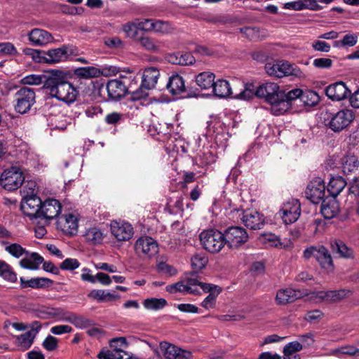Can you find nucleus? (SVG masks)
Returning <instances> with one entry per match:
<instances>
[{
  "label": "nucleus",
  "instance_id": "f257e3e1",
  "mask_svg": "<svg viewBox=\"0 0 359 359\" xmlns=\"http://www.w3.org/2000/svg\"><path fill=\"white\" fill-rule=\"evenodd\" d=\"M45 86L52 97L68 104L74 102L79 95L77 88L69 82L67 74L62 71L53 72L46 81Z\"/></svg>",
  "mask_w": 359,
  "mask_h": 359
},
{
  "label": "nucleus",
  "instance_id": "f03ea898",
  "mask_svg": "<svg viewBox=\"0 0 359 359\" xmlns=\"http://www.w3.org/2000/svg\"><path fill=\"white\" fill-rule=\"evenodd\" d=\"M255 95L258 97L264 99L271 105L273 114L279 116L285 113L287 104L284 102H280L284 95L277 83L272 82L262 83L256 88Z\"/></svg>",
  "mask_w": 359,
  "mask_h": 359
},
{
  "label": "nucleus",
  "instance_id": "7ed1b4c3",
  "mask_svg": "<svg viewBox=\"0 0 359 359\" xmlns=\"http://www.w3.org/2000/svg\"><path fill=\"white\" fill-rule=\"evenodd\" d=\"M265 69L268 75L277 78L289 76L297 78L304 76V73L297 65L284 60L268 62L265 65Z\"/></svg>",
  "mask_w": 359,
  "mask_h": 359
},
{
  "label": "nucleus",
  "instance_id": "20e7f679",
  "mask_svg": "<svg viewBox=\"0 0 359 359\" xmlns=\"http://www.w3.org/2000/svg\"><path fill=\"white\" fill-rule=\"evenodd\" d=\"M199 238L203 248L212 254L219 252L226 245L224 233L216 229L203 231Z\"/></svg>",
  "mask_w": 359,
  "mask_h": 359
},
{
  "label": "nucleus",
  "instance_id": "39448f33",
  "mask_svg": "<svg viewBox=\"0 0 359 359\" xmlns=\"http://www.w3.org/2000/svg\"><path fill=\"white\" fill-rule=\"evenodd\" d=\"M137 80L135 76L124 77L122 80L113 79L108 81L107 84V90L109 97L111 100H118L126 94V93L133 88V85H136Z\"/></svg>",
  "mask_w": 359,
  "mask_h": 359
},
{
  "label": "nucleus",
  "instance_id": "423d86ee",
  "mask_svg": "<svg viewBox=\"0 0 359 359\" xmlns=\"http://www.w3.org/2000/svg\"><path fill=\"white\" fill-rule=\"evenodd\" d=\"M27 185L29 186V189H31V191H27V195L24 196L21 202V210L25 215L31 219L39 218L42 201L34 193V189L33 187H35V184L30 182L27 183Z\"/></svg>",
  "mask_w": 359,
  "mask_h": 359
},
{
  "label": "nucleus",
  "instance_id": "0eeeda50",
  "mask_svg": "<svg viewBox=\"0 0 359 359\" xmlns=\"http://www.w3.org/2000/svg\"><path fill=\"white\" fill-rule=\"evenodd\" d=\"M24 181L25 176L18 165H13L5 169L0 177V184L10 191L18 189Z\"/></svg>",
  "mask_w": 359,
  "mask_h": 359
},
{
  "label": "nucleus",
  "instance_id": "6e6552de",
  "mask_svg": "<svg viewBox=\"0 0 359 359\" xmlns=\"http://www.w3.org/2000/svg\"><path fill=\"white\" fill-rule=\"evenodd\" d=\"M303 257L305 259L314 257L320 266L327 271L333 269L332 257L328 250L323 245L310 246L304 250Z\"/></svg>",
  "mask_w": 359,
  "mask_h": 359
},
{
  "label": "nucleus",
  "instance_id": "1a4fd4ad",
  "mask_svg": "<svg viewBox=\"0 0 359 359\" xmlns=\"http://www.w3.org/2000/svg\"><path fill=\"white\" fill-rule=\"evenodd\" d=\"M354 113L351 109H342L330 114L326 126L335 133L346 128L354 119Z\"/></svg>",
  "mask_w": 359,
  "mask_h": 359
},
{
  "label": "nucleus",
  "instance_id": "9d476101",
  "mask_svg": "<svg viewBox=\"0 0 359 359\" xmlns=\"http://www.w3.org/2000/svg\"><path fill=\"white\" fill-rule=\"evenodd\" d=\"M15 110L21 114L28 112L35 103V92L33 88L22 87L15 95Z\"/></svg>",
  "mask_w": 359,
  "mask_h": 359
},
{
  "label": "nucleus",
  "instance_id": "9b49d317",
  "mask_svg": "<svg viewBox=\"0 0 359 359\" xmlns=\"http://www.w3.org/2000/svg\"><path fill=\"white\" fill-rule=\"evenodd\" d=\"M224 233L226 245L230 248H237L248 240V234L245 229L238 226L227 228Z\"/></svg>",
  "mask_w": 359,
  "mask_h": 359
},
{
  "label": "nucleus",
  "instance_id": "f8f14e48",
  "mask_svg": "<svg viewBox=\"0 0 359 359\" xmlns=\"http://www.w3.org/2000/svg\"><path fill=\"white\" fill-rule=\"evenodd\" d=\"M278 214L285 224L295 222L301 215L299 201L297 199L292 198L284 203Z\"/></svg>",
  "mask_w": 359,
  "mask_h": 359
},
{
  "label": "nucleus",
  "instance_id": "ddd939ff",
  "mask_svg": "<svg viewBox=\"0 0 359 359\" xmlns=\"http://www.w3.org/2000/svg\"><path fill=\"white\" fill-rule=\"evenodd\" d=\"M76 49L71 46H62L57 48L50 49L45 51V62L55 64L66 61L69 56L76 54Z\"/></svg>",
  "mask_w": 359,
  "mask_h": 359
},
{
  "label": "nucleus",
  "instance_id": "4468645a",
  "mask_svg": "<svg viewBox=\"0 0 359 359\" xmlns=\"http://www.w3.org/2000/svg\"><path fill=\"white\" fill-rule=\"evenodd\" d=\"M238 215L243 224L250 229H261L265 224L264 215L255 210H245Z\"/></svg>",
  "mask_w": 359,
  "mask_h": 359
},
{
  "label": "nucleus",
  "instance_id": "2eb2a0df",
  "mask_svg": "<svg viewBox=\"0 0 359 359\" xmlns=\"http://www.w3.org/2000/svg\"><path fill=\"white\" fill-rule=\"evenodd\" d=\"M306 195L307 198L315 204L323 201L325 195V186L323 180L318 177L311 181L306 187Z\"/></svg>",
  "mask_w": 359,
  "mask_h": 359
},
{
  "label": "nucleus",
  "instance_id": "dca6fc26",
  "mask_svg": "<svg viewBox=\"0 0 359 359\" xmlns=\"http://www.w3.org/2000/svg\"><path fill=\"white\" fill-rule=\"evenodd\" d=\"M160 351L165 359H191L192 353L167 341L160 343Z\"/></svg>",
  "mask_w": 359,
  "mask_h": 359
},
{
  "label": "nucleus",
  "instance_id": "f3484780",
  "mask_svg": "<svg viewBox=\"0 0 359 359\" xmlns=\"http://www.w3.org/2000/svg\"><path fill=\"white\" fill-rule=\"evenodd\" d=\"M157 242L149 236H142L135 243V251L138 255L151 257L158 252Z\"/></svg>",
  "mask_w": 359,
  "mask_h": 359
},
{
  "label": "nucleus",
  "instance_id": "a211bd4d",
  "mask_svg": "<svg viewBox=\"0 0 359 359\" xmlns=\"http://www.w3.org/2000/svg\"><path fill=\"white\" fill-rule=\"evenodd\" d=\"M110 228L112 235L120 241H128L134 234L133 227L126 222L114 221L111 223Z\"/></svg>",
  "mask_w": 359,
  "mask_h": 359
},
{
  "label": "nucleus",
  "instance_id": "6ab92c4d",
  "mask_svg": "<svg viewBox=\"0 0 359 359\" xmlns=\"http://www.w3.org/2000/svg\"><path fill=\"white\" fill-rule=\"evenodd\" d=\"M61 204L56 199H47L42 203L39 218L50 220L59 215L61 212Z\"/></svg>",
  "mask_w": 359,
  "mask_h": 359
},
{
  "label": "nucleus",
  "instance_id": "aec40b11",
  "mask_svg": "<svg viewBox=\"0 0 359 359\" xmlns=\"http://www.w3.org/2000/svg\"><path fill=\"white\" fill-rule=\"evenodd\" d=\"M217 159L216 149L212 146H204L196 156L197 165L205 167L215 163Z\"/></svg>",
  "mask_w": 359,
  "mask_h": 359
},
{
  "label": "nucleus",
  "instance_id": "412c9836",
  "mask_svg": "<svg viewBox=\"0 0 359 359\" xmlns=\"http://www.w3.org/2000/svg\"><path fill=\"white\" fill-rule=\"evenodd\" d=\"M303 295L300 290L291 287L280 289L276 292V302L278 305H285L301 298Z\"/></svg>",
  "mask_w": 359,
  "mask_h": 359
},
{
  "label": "nucleus",
  "instance_id": "4be33fe9",
  "mask_svg": "<svg viewBox=\"0 0 359 359\" xmlns=\"http://www.w3.org/2000/svg\"><path fill=\"white\" fill-rule=\"evenodd\" d=\"M349 93L350 90L342 81L332 83L325 89L326 95L330 99L336 101L345 99Z\"/></svg>",
  "mask_w": 359,
  "mask_h": 359
},
{
  "label": "nucleus",
  "instance_id": "5701e85b",
  "mask_svg": "<svg viewBox=\"0 0 359 359\" xmlns=\"http://www.w3.org/2000/svg\"><path fill=\"white\" fill-rule=\"evenodd\" d=\"M28 39L30 43L36 46H44L53 40L48 32L38 28L31 30L28 34Z\"/></svg>",
  "mask_w": 359,
  "mask_h": 359
},
{
  "label": "nucleus",
  "instance_id": "b1692460",
  "mask_svg": "<svg viewBox=\"0 0 359 359\" xmlns=\"http://www.w3.org/2000/svg\"><path fill=\"white\" fill-rule=\"evenodd\" d=\"M57 225L65 233L74 235L77 232L78 220L72 214L65 215L58 219Z\"/></svg>",
  "mask_w": 359,
  "mask_h": 359
},
{
  "label": "nucleus",
  "instance_id": "393cba45",
  "mask_svg": "<svg viewBox=\"0 0 359 359\" xmlns=\"http://www.w3.org/2000/svg\"><path fill=\"white\" fill-rule=\"evenodd\" d=\"M348 293L349 292L345 290L319 291L312 293V297H315L320 301L335 302L345 298Z\"/></svg>",
  "mask_w": 359,
  "mask_h": 359
},
{
  "label": "nucleus",
  "instance_id": "a878e982",
  "mask_svg": "<svg viewBox=\"0 0 359 359\" xmlns=\"http://www.w3.org/2000/svg\"><path fill=\"white\" fill-rule=\"evenodd\" d=\"M21 288L31 287L33 289H45L50 287L53 281L48 278L37 277L29 280H25L23 277L20 278Z\"/></svg>",
  "mask_w": 359,
  "mask_h": 359
},
{
  "label": "nucleus",
  "instance_id": "bb28decb",
  "mask_svg": "<svg viewBox=\"0 0 359 359\" xmlns=\"http://www.w3.org/2000/svg\"><path fill=\"white\" fill-rule=\"evenodd\" d=\"M168 91L173 95H180L186 92L185 81L183 77L178 74H172L166 85Z\"/></svg>",
  "mask_w": 359,
  "mask_h": 359
},
{
  "label": "nucleus",
  "instance_id": "cd10ccee",
  "mask_svg": "<svg viewBox=\"0 0 359 359\" xmlns=\"http://www.w3.org/2000/svg\"><path fill=\"white\" fill-rule=\"evenodd\" d=\"M43 262V258L39 253L27 251L25 257L19 262V264L23 269L37 270Z\"/></svg>",
  "mask_w": 359,
  "mask_h": 359
},
{
  "label": "nucleus",
  "instance_id": "c85d7f7f",
  "mask_svg": "<svg viewBox=\"0 0 359 359\" xmlns=\"http://www.w3.org/2000/svg\"><path fill=\"white\" fill-rule=\"evenodd\" d=\"M159 76L160 72L156 67H150L144 69L142 78V86L147 89H154Z\"/></svg>",
  "mask_w": 359,
  "mask_h": 359
},
{
  "label": "nucleus",
  "instance_id": "c756f323",
  "mask_svg": "<svg viewBox=\"0 0 359 359\" xmlns=\"http://www.w3.org/2000/svg\"><path fill=\"white\" fill-rule=\"evenodd\" d=\"M99 359H140L137 356L126 352V351H114L107 348H102L97 354Z\"/></svg>",
  "mask_w": 359,
  "mask_h": 359
},
{
  "label": "nucleus",
  "instance_id": "7c9ffc66",
  "mask_svg": "<svg viewBox=\"0 0 359 359\" xmlns=\"http://www.w3.org/2000/svg\"><path fill=\"white\" fill-rule=\"evenodd\" d=\"M74 74L76 77L79 79H91L100 77L101 75H102V72L97 67L93 66H88L76 68L74 70Z\"/></svg>",
  "mask_w": 359,
  "mask_h": 359
},
{
  "label": "nucleus",
  "instance_id": "2f4dec72",
  "mask_svg": "<svg viewBox=\"0 0 359 359\" xmlns=\"http://www.w3.org/2000/svg\"><path fill=\"white\" fill-rule=\"evenodd\" d=\"M212 90L218 97H232L233 94L229 81L224 79H219L215 81Z\"/></svg>",
  "mask_w": 359,
  "mask_h": 359
},
{
  "label": "nucleus",
  "instance_id": "473e14b6",
  "mask_svg": "<svg viewBox=\"0 0 359 359\" xmlns=\"http://www.w3.org/2000/svg\"><path fill=\"white\" fill-rule=\"evenodd\" d=\"M346 182L343 177L337 176L330 178L327 185V192L333 197L337 196L344 189Z\"/></svg>",
  "mask_w": 359,
  "mask_h": 359
},
{
  "label": "nucleus",
  "instance_id": "72a5a7b5",
  "mask_svg": "<svg viewBox=\"0 0 359 359\" xmlns=\"http://www.w3.org/2000/svg\"><path fill=\"white\" fill-rule=\"evenodd\" d=\"M215 77V74L210 72H201L196 76V82L201 89L213 88Z\"/></svg>",
  "mask_w": 359,
  "mask_h": 359
},
{
  "label": "nucleus",
  "instance_id": "f704fd0d",
  "mask_svg": "<svg viewBox=\"0 0 359 359\" xmlns=\"http://www.w3.org/2000/svg\"><path fill=\"white\" fill-rule=\"evenodd\" d=\"M88 297L98 302H111L119 298V295L115 292H110L104 290H93L88 294Z\"/></svg>",
  "mask_w": 359,
  "mask_h": 359
},
{
  "label": "nucleus",
  "instance_id": "c9c22d12",
  "mask_svg": "<svg viewBox=\"0 0 359 359\" xmlns=\"http://www.w3.org/2000/svg\"><path fill=\"white\" fill-rule=\"evenodd\" d=\"M320 211L325 219H332L338 214V205L334 199L327 202L323 200Z\"/></svg>",
  "mask_w": 359,
  "mask_h": 359
},
{
  "label": "nucleus",
  "instance_id": "e433bc0d",
  "mask_svg": "<svg viewBox=\"0 0 359 359\" xmlns=\"http://www.w3.org/2000/svg\"><path fill=\"white\" fill-rule=\"evenodd\" d=\"M1 244L5 246V250L15 258L19 259L23 255H26L27 250L19 243H8L7 241H2Z\"/></svg>",
  "mask_w": 359,
  "mask_h": 359
},
{
  "label": "nucleus",
  "instance_id": "4c0bfd02",
  "mask_svg": "<svg viewBox=\"0 0 359 359\" xmlns=\"http://www.w3.org/2000/svg\"><path fill=\"white\" fill-rule=\"evenodd\" d=\"M302 349V345L299 341H292L285 345L283 348V358H287L289 359H300L299 355L297 354V352Z\"/></svg>",
  "mask_w": 359,
  "mask_h": 359
},
{
  "label": "nucleus",
  "instance_id": "58836bf2",
  "mask_svg": "<svg viewBox=\"0 0 359 359\" xmlns=\"http://www.w3.org/2000/svg\"><path fill=\"white\" fill-rule=\"evenodd\" d=\"M302 93V90L300 88H294L288 92H285L282 90V93L284 95L280 100V102H285L287 104V107L285 109V112L287 111L291 107V103L293 100L297 99L300 100V97Z\"/></svg>",
  "mask_w": 359,
  "mask_h": 359
},
{
  "label": "nucleus",
  "instance_id": "ea45409f",
  "mask_svg": "<svg viewBox=\"0 0 359 359\" xmlns=\"http://www.w3.org/2000/svg\"><path fill=\"white\" fill-rule=\"evenodd\" d=\"M359 167V161L355 156L347 155L342 158V168L344 173L348 174Z\"/></svg>",
  "mask_w": 359,
  "mask_h": 359
},
{
  "label": "nucleus",
  "instance_id": "a19ab883",
  "mask_svg": "<svg viewBox=\"0 0 359 359\" xmlns=\"http://www.w3.org/2000/svg\"><path fill=\"white\" fill-rule=\"evenodd\" d=\"M84 236L87 242L93 245L100 243L104 238L103 233L97 227L87 229Z\"/></svg>",
  "mask_w": 359,
  "mask_h": 359
},
{
  "label": "nucleus",
  "instance_id": "79ce46f5",
  "mask_svg": "<svg viewBox=\"0 0 359 359\" xmlns=\"http://www.w3.org/2000/svg\"><path fill=\"white\" fill-rule=\"evenodd\" d=\"M151 25V32L161 34H169L173 30L171 24L167 21L153 19Z\"/></svg>",
  "mask_w": 359,
  "mask_h": 359
},
{
  "label": "nucleus",
  "instance_id": "37998d69",
  "mask_svg": "<svg viewBox=\"0 0 359 359\" xmlns=\"http://www.w3.org/2000/svg\"><path fill=\"white\" fill-rule=\"evenodd\" d=\"M208 262V258L203 252L196 253L191 258V267L196 271L204 269Z\"/></svg>",
  "mask_w": 359,
  "mask_h": 359
},
{
  "label": "nucleus",
  "instance_id": "c03bdc74",
  "mask_svg": "<svg viewBox=\"0 0 359 359\" xmlns=\"http://www.w3.org/2000/svg\"><path fill=\"white\" fill-rule=\"evenodd\" d=\"M138 41L141 46L147 51L156 53L160 52L161 48L158 43L149 36L140 37Z\"/></svg>",
  "mask_w": 359,
  "mask_h": 359
},
{
  "label": "nucleus",
  "instance_id": "a18cd8bd",
  "mask_svg": "<svg viewBox=\"0 0 359 359\" xmlns=\"http://www.w3.org/2000/svg\"><path fill=\"white\" fill-rule=\"evenodd\" d=\"M300 100L306 106H314L319 102L318 93L313 90H302Z\"/></svg>",
  "mask_w": 359,
  "mask_h": 359
},
{
  "label": "nucleus",
  "instance_id": "49530a36",
  "mask_svg": "<svg viewBox=\"0 0 359 359\" xmlns=\"http://www.w3.org/2000/svg\"><path fill=\"white\" fill-rule=\"evenodd\" d=\"M167 302L163 298H149L143 302V306L148 310L158 311L163 309Z\"/></svg>",
  "mask_w": 359,
  "mask_h": 359
},
{
  "label": "nucleus",
  "instance_id": "de8ad7c7",
  "mask_svg": "<svg viewBox=\"0 0 359 359\" xmlns=\"http://www.w3.org/2000/svg\"><path fill=\"white\" fill-rule=\"evenodd\" d=\"M332 248L342 257L351 258L353 257V250L342 241H335L334 244L332 245Z\"/></svg>",
  "mask_w": 359,
  "mask_h": 359
},
{
  "label": "nucleus",
  "instance_id": "09e8293b",
  "mask_svg": "<svg viewBox=\"0 0 359 359\" xmlns=\"http://www.w3.org/2000/svg\"><path fill=\"white\" fill-rule=\"evenodd\" d=\"M255 86L252 83H248L245 86L244 89L239 93L233 94L232 97L248 100L252 98L255 95Z\"/></svg>",
  "mask_w": 359,
  "mask_h": 359
},
{
  "label": "nucleus",
  "instance_id": "8fccbe9b",
  "mask_svg": "<svg viewBox=\"0 0 359 359\" xmlns=\"http://www.w3.org/2000/svg\"><path fill=\"white\" fill-rule=\"evenodd\" d=\"M22 53L29 56L36 62H45V51L33 49L31 48H25L22 50Z\"/></svg>",
  "mask_w": 359,
  "mask_h": 359
},
{
  "label": "nucleus",
  "instance_id": "3c124183",
  "mask_svg": "<svg viewBox=\"0 0 359 359\" xmlns=\"http://www.w3.org/2000/svg\"><path fill=\"white\" fill-rule=\"evenodd\" d=\"M201 282L196 278H187L184 280L185 293L198 294L200 293Z\"/></svg>",
  "mask_w": 359,
  "mask_h": 359
},
{
  "label": "nucleus",
  "instance_id": "603ef678",
  "mask_svg": "<svg viewBox=\"0 0 359 359\" xmlns=\"http://www.w3.org/2000/svg\"><path fill=\"white\" fill-rule=\"evenodd\" d=\"M69 323L79 329H84L92 325V321L88 318L82 316H78L74 313Z\"/></svg>",
  "mask_w": 359,
  "mask_h": 359
},
{
  "label": "nucleus",
  "instance_id": "864d4df0",
  "mask_svg": "<svg viewBox=\"0 0 359 359\" xmlns=\"http://www.w3.org/2000/svg\"><path fill=\"white\" fill-rule=\"evenodd\" d=\"M333 352L337 357H340L342 355L353 356L359 353V348L352 345H347L339 347L334 349Z\"/></svg>",
  "mask_w": 359,
  "mask_h": 359
},
{
  "label": "nucleus",
  "instance_id": "5fc2aeb1",
  "mask_svg": "<svg viewBox=\"0 0 359 359\" xmlns=\"http://www.w3.org/2000/svg\"><path fill=\"white\" fill-rule=\"evenodd\" d=\"M222 123L220 122L215 123L213 126V133L215 134L214 138L217 144L221 145L224 144L226 141V133L224 132L222 128Z\"/></svg>",
  "mask_w": 359,
  "mask_h": 359
},
{
  "label": "nucleus",
  "instance_id": "6e6d98bb",
  "mask_svg": "<svg viewBox=\"0 0 359 359\" xmlns=\"http://www.w3.org/2000/svg\"><path fill=\"white\" fill-rule=\"evenodd\" d=\"M35 337L28 331L24 334L17 336L16 339L20 346L28 349L33 344Z\"/></svg>",
  "mask_w": 359,
  "mask_h": 359
},
{
  "label": "nucleus",
  "instance_id": "4d7b16f0",
  "mask_svg": "<svg viewBox=\"0 0 359 359\" xmlns=\"http://www.w3.org/2000/svg\"><path fill=\"white\" fill-rule=\"evenodd\" d=\"M51 314L53 317L57 318L59 321H65L69 323L73 316V313L65 311L61 308L53 309Z\"/></svg>",
  "mask_w": 359,
  "mask_h": 359
},
{
  "label": "nucleus",
  "instance_id": "13d9d810",
  "mask_svg": "<svg viewBox=\"0 0 359 359\" xmlns=\"http://www.w3.org/2000/svg\"><path fill=\"white\" fill-rule=\"evenodd\" d=\"M313 66L319 69H330L333 65V61L328 57H318L313 60Z\"/></svg>",
  "mask_w": 359,
  "mask_h": 359
},
{
  "label": "nucleus",
  "instance_id": "bf43d9fd",
  "mask_svg": "<svg viewBox=\"0 0 359 359\" xmlns=\"http://www.w3.org/2000/svg\"><path fill=\"white\" fill-rule=\"evenodd\" d=\"M122 30L127 37L135 39L137 36V27L135 21L128 22L123 25Z\"/></svg>",
  "mask_w": 359,
  "mask_h": 359
},
{
  "label": "nucleus",
  "instance_id": "052dcab7",
  "mask_svg": "<svg viewBox=\"0 0 359 359\" xmlns=\"http://www.w3.org/2000/svg\"><path fill=\"white\" fill-rule=\"evenodd\" d=\"M264 241L271 247L285 248V245L280 241L278 236L273 233H266L263 236Z\"/></svg>",
  "mask_w": 359,
  "mask_h": 359
},
{
  "label": "nucleus",
  "instance_id": "680f3d73",
  "mask_svg": "<svg viewBox=\"0 0 359 359\" xmlns=\"http://www.w3.org/2000/svg\"><path fill=\"white\" fill-rule=\"evenodd\" d=\"M149 90L150 89L143 87L142 83H141V86L137 89L132 90V88H130V90L128 93H131V100H140L146 98L148 96V90Z\"/></svg>",
  "mask_w": 359,
  "mask_h": 359
},
{
  "label": "nucleus",
  "instance_id": "e2e57ef3",
  "mask_svg": "<svg viewBox=\"0 0 359 359\" xmlns=\"http://www.w3.org/2000/svg\"><path fill=\"white\" fill-rule=\"evenodd\" d=\"M104 43L108 48L112 49H120L123 47V41L117 36L105 37Z\"/></svg>",
  "mask_w": 359,
  "mask_h": 359
},
{
  "label": "nucleus",
  "instance_id": "0e129e2a",
  "mask_svg": "<svg viewBox=\"0 0 359 359\" xmlns=\"http://www.w3.org/2000/svg\"><path fill=\"white\" fill-rule=\"evenodd\" d=\"M80 266V263L78 259L74 258H67L60 264V268L62 270L72 271Z\"/></svg>",
  "mask_w": 359,
  "mask_h": 359
},
{
  "label": "nucleus",
  "instance_id": "69168bd1",
  "mask_svg": "<svg viewBox=\"0 0 359 359\" xmlns=\"http://www.w3.org/2000/svg\"><path fill=\"white\" fill-rule=\"evenodd\" d=\"M241 32L250 39H256L260 37V30L257 27H245L241 28Z\"/></svg>",
  "mask_w": 359,
  "mask_h": 359
},
{
  "label": "nucleus",
  "instance_id": "338daca9",
  "mask_svg": "<svg viewBox=\"0 0 359 359\" xmlns=\"http://www.w3.org/2000/svg\"><path fill=\"white\" fill-rule=\"evenodd\" d=\"M0 54L15 55L18 51L14 45L10 42L0 43Z\"/></svg>",
  "mask_w": 359,
  "mask_h": 359
},
{
  "label": "nucleus",
  "instance_id": "774afa93",
  "mask_svg": "<svg viewBox=\"0 0 359 359\" xmlns=\"http://www.w3.org/2000/svg\"><path fill=\"white\" fill-rule=\"evenodd\" d=\"M180 65L186 66L193 65L196 60L191 53L179 51Z\"/></svg>",
  "mask_w": 359,
  "mask_h": 359
}]
</instances>
